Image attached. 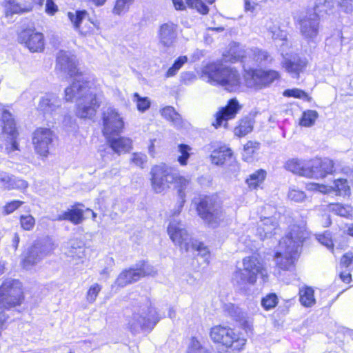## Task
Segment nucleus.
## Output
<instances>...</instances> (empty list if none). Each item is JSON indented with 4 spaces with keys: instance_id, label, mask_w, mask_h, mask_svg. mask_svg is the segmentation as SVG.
<instances>
[{
    "instance_id": "nucleus-22",
    "label": "nucleus",
    "mask_w": 353,
    "mask_h": 353,
    "mask_svg": "<svg viewBox=\"0 0 353 353\" xmlns=\"http://www.w3.org/2000/svg\"><path fill=\"white\" fill-rule=\"evenodd\" d=\"M3 132L9 134L11 141V150H18V144L15 141L17 137V131L15 122L12 114L8 110H3L2 114Z\"/></svg>"
},
{
    "instance_id": "nucleus-33",
    "label": "nucleus",
    "mask_w": 353,
    "mask_h": 353,
    "mask_svg": "<svg viewBox=\"0 0 353 353\" xmlns=\"http://www.w3.org/2000/svg\"><path fill=\"white\" fill-rule=\"evenodd\" d=\"M329 209L335 214L342 217L350 219L352 216L353 207L350 205L339 203H330L329 205Z\"/></svg>"
},
{
    "instance_id": "nucleus-62",
    "label": "nucleus",
    "mask_w": 353,
    "mask_h": 353,
    "mask_svg": "<svg viewBox=\"0 0 353 353\" xmlns=\"http://www.w3.org/2000/svg\"><path fill=\"white\" fill-rule=\"evenodd\" d=\"M257 6V3L251 0H244V10L245 12H254Z\"/></svg>"
},
{
    "instance_id": "nucleus-7",
    "label": "nucleus",
    "mask_w": 353,
    "mask_h": 353,
    "mask_svg": "<svg viewBox=\"0 0 353 353\" xmlns=\"http://www.w3.org/2000/svg\"><path fill=\"white\" fill-rule=\"evenodd\" d=\"M25 301L22 283L12 278L5 279L0 285V308L18 310Z\"/></svg>"
},
{
    "instance_id": "nucleus-39",
    "label": "nucleus",
    "mask_w": 353,
    "mask_h": 353,
    "mask_svg": "<svg viewBox=\"0 0 353 353\" xmlns=\"http://www.w3.org/2000/svg\"><path fill=\"white\" fill-rule=\"evenodd\" d=\"M248 54L257 63H261L263 61L268 62L271 61L270 54L267 52L259 48L250 49Z\"/></svg>"
},
{
    "instance_id": "nucleus-47",
    "label": "nucleus",
    "mask_w": 353,
    "mask_h": 353,
    "mask_svg": "<svg viewBox=\"0 0 353 353\" xmlns=\"http://www.w3.org/2000/svg\"><path fill=\"white\" fill-rule=\"evenodd\" d=\"M20 223L23 230H31L35 225V219L30 214L21 215L20 218Z\"/></svg>"
},
{
    "instance_id": "nucleus-23",
    "label": "nucleus",
    "mask_w": 353,
    "mask_h": 353,
    "mask_svg": "<svg viewBox=\"0 0 353 353\" xmlns=\"http://www.w3.org/2000/svg\"><path fill=\"white\" fill-rule=\"evenodd\" d=\"M283 166L286 170L294 174L305 177L309 175V167L306 160L292 158L286 161Z\"/></svg>"
},
{
    "instance_id": "nucleus-24",
    "label": "nucleus",
    "mask_w": 353,
    "mask_h": 353,
    "mask_svg": "<svg viewBox=\"0 0 353 353\" xmlns=\"http://www.w3.org/2000/svg\"><path fill=\"white\" fill-rule=\"evenodd\" d=\"M159 34L160 41L163 46H172L177 37L176 26L172 23H164L160 27Z\"/></svg>"
},
{
    "instance_id": "nucleus-3",
    "label": "nucleus",
    "mask_w": 353,
    "mask_h": 353,
    "mask_svg": "<svg viewBox=\"0 0 353 353\" xmlns=\"http://www.w3.org/2000/svg\"><path fill=\"white\" fill-rule=\"evenodd\" d=\"M103 132L110 148L119 155L129 152L132 148V141L126 137H119L123 128V122L115 110L108 108L103 112Z\"/></svg>"
},
{
    "instance_id": "nucleus-2",
    "label": "nucleus",
    "mask_w": 353,
    "mask_h": 353,
    "mask_svg": "<svg viewBox=\"0 0 353 353\" xmlns=\"http://www.w3.org/2000/svg\"><path fill=\"white\" fill-rule=\"evenodd\" d=\"M306 223L294 224L290 231L279 241V250L276 252L274 261L278 270L291 271L305 239Z\"/></svg>"
},
{
    "instance_id": "nucleus-42",
    "label": "nucleus",
    "mask_w": 353,
    "mask_h": 353,
    "mask_svg": "<svg viewBox=\"0 0 353 353\" xmlns=\"http://www.w3.org/2000/svg\"><path fill=\"white\" fill-rule=\"evenodd\" d=\"M133 101L137 104V108L140 112H145L150 107V100L148 97H142L138 93H134Z\"/></svg>"
},
{
    "instance_id": "nucleus-4",
    "label": "nucleus",
    "mask_w": 353,
    "mask_h": 353,
    "mask_svg": "<svg viewBox=\"0 0 353 353\" xmlns=\"http://www.w3.org/2000/svg\"><path fill=\"white\" fill-rule=\"evenodd\" d=\"M126 328L132 334L139 333L141 330L151 331L159 322L157 312L148 299L134 306L132 313L127 317Z\"/></svg>"
},
{
    "instance_id": "nucleus-36",
    "label": "nucleus",
    "mask_w": 353,
    "mask_h": 353,
    "mask_svg": "<svg viewBox=\"0 0 353 353\" xmlns=\"http://www.w3.org/2000/svg\"><path fill=\"white\" fill-rule=\"evenodd\" d=\"M259 148V143L248 141L243 148L242 153L243 159L246 162H251L253 160V154Z\"/></svg>"
},
{
    "instance_id": "nucleus-20",
    "label": "nucleus",
    "mask_w": 353,
    "mask_h": 353,
    "mask_svg": "<svg viewBox=\"0 0 353 353\" xmlns=\"http://www.w3.org/2000/svg\"><path fill=\"white\" fill-rule=\"evenodd\" d=\"M278 222L274 216L263 217L258 225L256 234L261 240L271 237L276 233Z\"/></svg>"
},
{
    "instance_id": "nucleus-60",
    "label": "nucleus",
    "mask_w": 353,
    "mask_h": 353,
    "mask_svg": "<svg viewBox=\"0 0 353 353\" xmlns=\"http://www.w3.org/2000/svg\"><path fill=\"white\" fill-rule=\"evenodd\" d=\"M46 12L50 15H54L58 10L57 6L52 0H46Z\"/></svg>"
},
{
    "instance_id": "nucleus-45",
    "label": "nucleus",
    "mask_w": 353,
    "mask_h": 353,
    "mask_svg": "<svg viewBox=\"0 0 353 353\" xmlns=\"http://www.w3.org/2000/svg\"><path fill=\"white\" fill-rule=\"evenodd\" d=\"M186 4L192 8H195L203 14H206L208 11V7L201 0H185Z\"/></svg>"
},
{
    "instance_id": "nucleus-61",
    "label": "nucleus",
    "mask_w": 353,
    "mask_h": 353,
    "mask_svg": "<svg viewBox=\"0 0 353 353\" xmlns=\"http://www.w3.org/2000/svg\"><path fill=\"white\" fill-rule=\"evenodd\" d=\"M353 259V254L352 252H347L345 254L341 260V264L345 268H348L352 263Z\"/></svg>"
},
{
    "instance_id": "nucleus-40",
    "label": "nucleus",
    "mask_w": 353,
    "mask_h": 353,
    "mask_svg": "<svg viewBox=\"0 0 353 353\" xmlns=\"http://www.w3.org/2000/svg\"><path fill=\"white\" fill-rule=\"evenodd\" d=\"M296 25L300 30L301 34L305 38H309V18L307 13L299 15L296 18Z\"/></svg>"
},
{
    "instance_id": "nucleus-12",
    "label": "nucleus",
    "mask_w": 353,
    "mask_h": 353,
    "mask_svg": "<svg viewBox=\"0 0 353 353\" xmlns=\"http://www.w3.org/2000/svg\"><path fill=\"white\" fill-rule=\"evenodd\" d=\"M168 233L172 241L181 250L185 252L190 250V245L193 240L182 223L176 219L171 221L168 228Z\"/></svg>"
},
{
    "instance_id": "nucleus-13",
    "label": "nucleus",
    "mask_w": 353,
    "mask_h": 353,
    "mask_svg": "<svg viewBox=\"0 0 353 353\" xmlns=\"http://www.w3.org/2000/svg\"><path fill=\"white\" fill-rule=\"evenodd\" d=\"M279 77L275 70H254L248 72L245 78L248 87L262 88L269 85Z\"/></svg>"
},
{
    "instance_id": "nucleus-25",
    "label": "nucleus",
    "mask_w": 353,
    "mask_h": 353,
    "mask_svg": "<svg viewBox=\"0 0 353 353\" xmlns=\"http://www.w3.org/2000/svg\"><path fill=\"white\" fill-rule=\"evenodd\" d=\"M61 100L55 94H48L43 97L39 103V108L44 113L52 114L61 108Z\"/></svg>"
},
{
    "instance_id": "nucleus-18",
    "label": "nucleus",
    "mask_w": 353,
    "mask_h": 353,
    "mask_svg": "<svg viewBox=\"0 0 353 353\" xmlns=\"http://www.w3.org/2000/svg\"><path fill=\"white\" fill-rule=\"evenodd\" d=\"M334 163L332 160L316 158L310 161V178H323L332 172Z\"/></svg>"
},
{
    "instance_id": "nucleus-10",
    "label": "nucleus",
    "mask_w": 353,
    "mask_h": 353,
    "mask_svg": "<svg viewBox=\"0 0 353 353\" xmlns=\"http://www.w3.org/2000/svg\"><path fill=\"white\" fill-rule=\"evenodd\" d=\"M56 246L49 237H44L37 239L23 253L22 265L26 269L30 268L32 265L38 263L47 256L51 254Z\"/></svg>"
},
{
    "instance_id": "nucleus-32",
    "label": "nucleus",
    "mask_w": 353,
    "mask_h": 353,
    "mask_svg": "<svg viewBox=\"0 0 353 353\" xmlns=\"http://www.w3.org/2000/svg\"><path fill=\"white\" fill-rule=\"evenodd\" d=\"M306 66V63L299 59L294 57L293 59H285L283 67L293 77H298L299 72Z\"/></svg>"
},
{
    "instance_id": "nucleus-14",
    "label": "nucleus",
    "mask_w": 353,
    "mask_h": 353,
    "mask_svg": "<svg viewBox=\"0 0 353 353\" xmlns=\"http://www.w3.org/2000/svg\"><path fill=\"white\" fill-rule=\"evenodd\" d=\"M54 134L48 128H39L33 134L32 143L36 152L46 157L52 145Z\"/></svg>"
},
{
    "instance_id": "nucleus-28",
    "label": "nucleus",
    "mask_w": 353,
    "mask_h": 353,
    "mask_svg": "<svg viewBox=\"0 0 353 353\" xmlns=\"http://www.w3.org/2000/svg\"><path fill=\"white\" fill-rule=\"evenodd\" d=\"M5 10L7 17L9 14H23L32 10L30 4H20L16 0H6Z\"/></svg>"
},
{
    "instance_id": "nucleus-5",
    "label": "nucleus",
    "mask_w": 353,
    "mask_h": 353,
    "mask_svg": "<svg viewBox=\"0 0 353 353\" xmlns=\"http://www.w3.org/2000/svg\"><path fill=\"white\" fill-rule=\"evenodd\" d=\"M266 282L268 271L263 263L256 256H247L243 260V268L237 270L233 275L234 282L241 289H245L248 285H254L258 276Z\"/></svg>"
},
{
    "instance_id": "nucleus-43",
    "label": "nucleus",
    "mask_w": 353,
    "mask_h": 353,
    "mask_svg": "<svg viewBox=\"0 0 353 353\" xmlns=\"http://www.w3.org/2000/svg\"><path fill=\"white\" fill-rule=\"evenodd\" d=\"M278 297L276 294L270 293L267 294L261 300V305L265 310H270L276 306Z\"/></svg>"
},
{
    "instance_id": "nucleus-50",
    "label": "nucleus",
    "mask_w": 353,
    "mask_h": 353,
    "mask_svg": "<svg viewBox=\"0 0 353 353\" xmlns=\"http://www.w3.org/2000/svg\"><path fill=\"white\" fill-rule=\"evenodd\" d=\"M188 353H208V352L205 347L201 346L198 340L192 338Z\"/></svg>"
},
{
    "instance_id": "nucleus-51",
    "label": "nucleus",
    "mask_w": 353,
    "mask_h": 353,
    "mask_svg": "<svg viewBox=\"0 0 353 353\" xmlns=\"http://www.w3.org/2000/svg\"><path fill=\"white\" fill-rule=\"evenodd\" d=\"M74 245V243H70L71 249L67 253L68 256L72 258L83 259L85 256V248L81 246L76 248Z\"/></svg>"
},
{
    "instance_id": "nucleus-49",
    "label": "nucleus",
    "mask_w": 353,
    "mask_h": 353,
    "mask_svg": "<svg viewBox=\"0 0 353 353\" xmlns=\"http://www.w3.org/2000/svg\"><path fill=\"white\" fill-rule=\"evenodd\" d=\"M147 161L148 157L143 153L134 152L132 154L131 162L138 167L143 168V165L147 162Z\"/></svg>"
},
{
    "instance_id": "nucleus-57",
    "label": "nucleus",
    "mask_w": 353,
    "mask_h": 353,
    "mask_svg": "<svg viewBox=\"0 0 353 353\" xmlns=\"http://www.w3.org/2000/svg\"><path fill=\"white\" fill-rule=\"evenodd\" d=\"M299 301L301 305L309 307V287L305 286L299 289Z\"/></svg>"
},
{
    "instance_id": "nucleus-59",
    "label": "nucleus",
    "mask_w": 353,
    "mask_h": 353,
    "mask_svg": "<svg viewBox=\"0 0 353 353\" xmlns=\"http://www.w3.org/2000/svg\"><path fill=\"white\" fill-rule=\"evenodd\" d=\"M28 183L23 179L13 176L11 189L24 190L28 188Z\"/></svg>"
},
{
    "instance_id": "nucleus-27",
    "label": "nucleus",
    "mask_w": 353,
    "mask_h": 353,
    "mask_svg": "<svg viewBox=\"0 0 353 353\" xmlns=\"http://www.w3.org/2000/svg\"><path fill=\"white\" fill-rule=\"evenodd\" d=\"M232 152L230 148L222 145L214 149L210 155L212 163L215 165H223L228 159L231 158Z\"/></svg>"
},
{
    "instance_id": "nucleus-54",
    "label": "nucleus",
    "mask_w": 353,
    "mask_h": 353,
    "mask_svg": "<svg viewBox=\"0 0 353 353\" xmlns=\"http://www.w3.org/2000/svg\"><path fill=\"white\" fill-rule=\"evenodd\" d=\"M269 32L272 35V38L273 39H279L281 41H284L286 39L287 34L286 32L280 29L279 27L273 26L270 28Z\"/></svg>"
},
{
    "instance_id": "nucleus-52",
    "label": "nucleus",
    "mask_w": 353,
    "mask_h": 353,
    "mask_svg": "<svg viewBox=\"0 0 353 353\" xmlns=\"http://www.w3.org/2000/svg\"><path fill=\"white\" fill-rule=\"evenodd\" d=\"M131 4L124 0H117L115 6L113 8V13L120 15L123 12L128 11Z\"/></svg>"
},
{
    "instance_id": "nucleus-15",
    "label": "nucleus",
    "mask_w": 353,
    "mask_h": 353,
    "mask_svg": "<svg viewBox=\"0 0 353 353\" xmlns=\"http://www.w3.org/2000/svg\"><path fill=\"white\" fill-rule=\"evenodd\" d=\"M18 41L32 52H41L44 49V37L40 32L31 30H23L19 34Z\"/></svg>"
},
{
    "instance_id": "nucleus-48",
    "label": "nucleus",
    "mask_w": 353,
    "mask_h": 353,
    "mask_svg": "<svg viewBox=\"0 0 353 353\" xmlns=\"http://www.w3.org/2000/svg\"><path fill=\"white\" fill-rule=\"evenodd\" d=\"M135 269L140 273V279L145 276H153L157 273L153 266L145 263Z\"/></svg>"
},
{
    "instance_id": "nucleus-29",
    "label": "nucleus",
    "mask_w": 353,
    "mask_h": 353,
    "mask_svg": "<svg viewBox=\"0 0 353 353\" xmlns=\"http://www.w3.org/2000/svg\"><path fill=\"white\" fill-rule=\"evenodd\" d=\"M88 15L89 14L86 10H76L74 12H68V17L72 23L74 29L83 35H87L88 33L93 31V30H91L88 32H83L80 29V26L83 19H85Z\"/></svg>"
},
{
    "instance_id": "nucleus-58",
    "label": "nucleus",
    "mask_w": 353,
    "mask_h": 353,
    "mask_svg": "<svg viewBox=\"0 0 353 353\" xmlns=\"http://www.w3.org/2000/svg\"><path fill=\"white\" fill-rule=\"evenodd\" d=\"M23 204V202L18 200L12 201L8 203H7L4 207V211L6 214H9L12 213L15 210L19 208L21 205Z\"/></svg>"
},
{
    "instance_id": "nucleus-44",
    "label": "nucleus",
    "mask_w": 353,
    "mask_h": 353,
    "mask_svg": "<svg viewBox=\"0 0 353 353\" xmlns=\"http://www.w3.org/2000/svg\"><path fill=\"white\" fill-rule=\"evenodd\" d=\"M102 288L101 285L98 283L92 285L88 289L86 293V300L90 303H93L101 292Z\"/></svg>"
},
{
    "instance_id": "nucleus-11",
    "label": "nucleus",
    "mask_w": 353,
    "mask_h": 353,
    "mask_svg": "<svg viewBox=\"0 0 353 353\" xmlns=\"http://www.w3.org/2000/svg\"><path fill=\"white\" fill-rule=\"evenodd\" d=\"M150 175L152 190L160 194L171 188L176 178V169L165 163H161L151 168Z\"/></svg>"
},
{
    "instance_id": "nucleus-8",
    "label": "nucleus",
    "mask_w": 353,
    "mask_h": 353,
    "mask_svg": "<svg viewBox=\"0 0 353 353\" xmlns=\"http://www.w3.org/2000/svg\"><path fill=\"white\" fill-rule=\"evenodd\" d=\"M199 217L209 226L216 228L223 220L224 214L216 196H205L196 203Z\"/></svg>"
},
{
    "instance_id": "nucleus-41",
    "label": "nucleus",
    "mask_w": 353,
    "mask_h": 353,
    "mask_svg": "<svg viewBox=\"0 0 353 353\" xmlns=\"http://www.w3.org/2000/svg\"><path fill=\"white\" fill-rule=\"evenodd\" d=\"M192 148L186 144H179L178 145V151L180 155L177 158V161L181 165H185L188 163V160L190 157V152Z\"/></svg>"
},
{
    "instance_id": "nucleus-56",
    "label": "nucleus",
    "mask_w": 353,
    "mask_h": 353,
    "mask_svg": "<svg viewBox=\"0 0 353 353\" xmlns=\"http://www.w3.org/2000/svg\"><path fill=\"white\" fill-rule=\"evenodd\" d=\"M288 197L296 202H301L305 199L306 194L304 192L299 190L292 189L288 193Z\"/></svg>"
},
{
    "instance_id": "nucleus-38",
    "label": "nucleus",
    "mask_w": 353,
    "mask_h": 353,
    "mask_svg": "<svg viewBox=\"0 0 353 353\" xmlns=\"http://www.w3.org/2000/svg\"><path fill=\"white\" fill-rule=\"evenodd\" d=\"M190 249L198 252V254L204 259V261L207 263H209L210 251L203 243L193 241L190 245Z\"/></svg>"
},
{
    "instance_id": "nucleus-35",
    "label": "nucleus",
    "mask_w": 353,
    "mask_h": 353,
    "mask_svg": "<svg viewBox=\"0 0 353 353\" xmlns=\"http://www.w3.org/2000/svg\"><path fill=\"white\" fill-rule=\"evenodd\" d=\"M161 113L163 117L172 122L174 125L180 126L181 125V117L173 107L167 106L161 110Z\"/></svg>"
},
{
    "instance_id": "nucleus-16",
    "label": "nucleus",
    "mask_w": 353,
    "mask_h": 353,
    "mask_svg": "<svg viewBox=\"0 0 353 353\" xmlns=\"http://www.w3.org/2000/svg\"><path fill=\"white\" fill-rule=\"evenodd\" d=\"M241 109V105L236 99L234 98L230 99L225 107L222 108L216 113L215 122L212 123V125L216 128L222 125L226 128L228 120L234 119Z\"/></svg>"
},
{
    "instance_id": "nucleus-46",
    "label": "nucleus",
    "mask_w": 353,
    "mask_h": 353,
    "mask_svg": "<svg viewBox=\"0 0 353 353\" xmlns=\"http://www.w3.org/2000/svg\"><path fill=\"white\" fill-rule=\"evenodd\" d=\"M316 240L329 250H333V241L330 232L326 231L322 234L316 235Z\"/></svg>"
},
{
    "instance_id": "nucleus-26",
    "label": "nucleus",
    "mask_w": 353,
    "mask_h": 353,
    "mask_svg": "<svg viewBox=\"0 0 353 353\" xmlns=\"http://www.w3.org/2000/svg\"><path fill=\"white\" fill-rule=\"evenodd\" d=\"M140 273L135 268H130L122 271L118 276L115 284L123 288L128 284L136 282L140 279Z\"/></svg>"
},
{
    "instance_id": "nucleus-9",
    "label": "nucleus",
    "mask_w": 353,
    "mask_h": 353,
    "mask_svg": "<svg viewBox=\"0 0 353 353\" xmlns=\"http://www.w3.org/2000/svg\"><path fill=\"white\" fill-rule=\"evenodd\" d=\"M210 335L214 343L230 349L233 353H239L246 343V339L240 337L233 329L228 326L215 325L211 328Z\"/></svg>"
},
{
    "instance_id": "nucleus-53",
    "label": "nucleus",
    "mask_w": 353,
    "mask_h": 353,
    "mask_svg": "<svg viewBox=\"0 0 353 353\" xmlns=\"http://www.w3.org/2000/svg\"><path fill=\"white\" fill-rule=\"evenodd\" d=\"M283 95L286 97H294L299 99L307 97V94L303 91L298 88L287 89L283 92Z\"/></svg>"
},
{
    "instance_id": "nucleus-30",
    "label": "nucleus",
    "mask_w": 353,
    "mask_h": 353,
    "mask_svg": "<svg viewBox=\"0 0 353 353\" xmlns=\"http://www.w3.org/2000/svg\"><path fill=\"white\" fill-rule=\"evenodd\" d=\"M325 3L326 0H319V2L314 8L315 18H310V39L318 33L319 14L326 12V10L323 8L325 6Z\"/></svg>"
},
{
    "instance_id": "nucleus-31",
    "label": "nucleus",
    "mask_w": 353,
    "mask_h": 353,
    "mask_svg": "<svg viewBox=\"0 0 353 353\" xmlns=\"http://www.w3.org/2000/svg\"><path fill=\"white\" fill-rule=\"evenodd\" d=\"M84 219L83 212L81 209L72 208L62 212L58 216V221L68 220L74 225L81 223Z\"/></svg>"
},
{
    "instance_id": "nucleus-63",
    "label": "nucleus",
    "mask_w": 353,
    "mask_h": 353,
    "mask_svg": "<svg viewBox=\"0 0 353 353\" xmlns=\"http://www.w3.org/2000/svg\"><path fill=\"white\" fill-rule=\"evenodd\" d=\"M340 6L344 8L347 12L353 11V0H341Z\"/></svg>"
},
{
    "instance_id": "nucleus-19",
    "label": "nucleus",
    "mask_w": 353,
    "mask_h": 353,
    "mask_svg": "<svg viewBox=\"0 0 353 353\" xmlns=\"http://www.w3.org/2000/svg\"><path fill=\"white\" fill-rule=\"evenodd\" d=\"M223 311L225 314L235 321L239 323L243 329L250 330L252 328V321L247 316V314L237 305L228 303L224 305Z\"/></svg>"
},
{
    "instance_id": "nucleus-17",
    "label": "nucleus",
    "mask_w": 353,
    "mask_h": 353,
    "mask_svg": "<svg viewBox=\"0 0 353 353\" xmlns=\"http://www.w3.org/2000/svg\"><path fill=\"white\" fill-rule=\"evenodd\" d=\"M310 191L319 192L325 194L333 191L337 196H345L350 194V188L346 179H338L334 180L333 186L310 183Z\"/></svg>"
},
{
    "instance_id": "nucleus-6",
    "label": "nucleus",
    "mask_w": 353,
    "mask_h": 353,
    "mask_svg": "<svg viewBox=\"0 0 353 353\" xmlns=\"http://www.w3.org/2000/svg\"><path fill=\"white\" fill-rule=\"evenodd\" d=\"M203 74L208 81L214 84L220 85L228 91L235 90L240 83V75L234 68L216 63H210L205 66Z\"/></svg>"
},
{
    "instance_id": "nucleus-37",
    "label": "nucleus",
    "mask_w": 353,
    "mask_h": 353,
    "mask_svg": "<svg viewBox=\"0 0 353 353\" xmlns=\"http://www.w3.org/2000/svg\"><path fill=\"white\" fill-rule=\"evenodd\" d=\"M266 172L263 170H259L250 176L246 182L249 187L256 189L259 186L265 178Z\"/></svg>"
},
{
    "instance_id": "nucleus-34",
    "label": "nucleus",
    "mask_w": 353,
    "mask_h": 353,
    "mask_svg": "<svg viewBox=\"0 0 353 353\" xmlns=\"http://www.w3.org/2000/svg\"><path fill=\"white\" fill-rule=\"evenodd\" d=\"M254 121L251 118L245 117L241 120L239 125L236 126L234 132L238 137H244L253 130Z\"/></svg>"
},
{
    "instance_id": "nucleus-55",
    "label": "nucleus",
    "mask_w": 353,
    "mask_h": 353,
    "mask_svg": "<svg viewBox=\"0 0 353 353\" xmlns=\"http://www.w3.org/2000/svg\"><path fill=\"white\" fill-rule=\"evenodd\" d=\"M13 176L4 172H0V185L5 189L11 190Z\"/></svg>"
},
{
    "instance_id": "nucleus-21",
    "label": "nucleus",
    "mask_w": 353,
    "mask_h": 353,
    "mask_svg": "<svg viewBox=\"0 0 353 353\" xmlns=\"http://www.w3.org/2000/svg\"><path fill=\"white\" fill-rule=\"evenodd\" d=\"M174 187L177 190L178 196L179 197V203L177 209L174 211V215L179 214L183 204L185 201V191L188 189L190 184V179L180 175L176 170V178L174 179Z\"/></svg>"
},
{
    "instance_id": "nucleus-1",
    "label": "nucleus",
    "mask_w": 353,
    "mask_h": 353,
    "mask_svg": "<svg viewBox=\"0 0 353 353\" xmlns=\"http://www.w3.org/2000/svg\"><path fill=\"white\" fill-rule=\"evenodd\" d=\"M57 70L70 77H74L72 83L65 89L67 101H77V116L80 118H92L99 107L97 93L92 87L93 83L88 77L78 73L74 56L67 52L60 51L57 57Z\"/></svg>"
},
{
    "instance_id": "nucleus-64",
    "label": "nucleus",
    "mask_w": 353,
    "mask_h": 353,
    "mask_svg": "<svg viewBox=\"0 0 353 353\" xmlns=\"http://www.w3.org/2000/svg\"><path fill=\"white\" fill-rule=\"evenodd\" d=\"M187 61L188 58L185 56H181L175 60L172 65L179 70Z\"/></svg>"
}]
</instances>
